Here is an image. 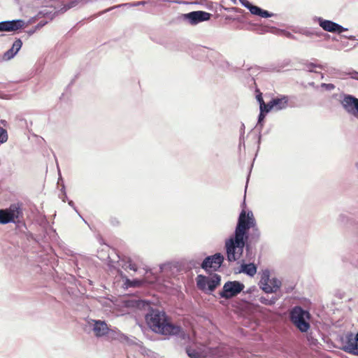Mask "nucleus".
<instances>
[{
    "instance_id": "nucleus-1",
    "label": "nucleus",
    "mask_w": 358,
    "mask_h": 358,
    "mask_svg": "<svg viewBox=\"0 0 358 358\" xmlns=\"http://www.w3.org/2000/svg\"><path fill=\"white\" fill-rule=\"evenodd\" d=\"M124 306L145 311L144 317L149 329L166 336H177L181 340L190 341V335L179 324L173 323L164 310L154 308L148 300L130 298L124 300Z\"/></svg>"
},
{
    "instance_id": "nucleus-2",
    "label": "nucleus",
    "mask_w": 358,
    "mask_h": 358,
    "mask_svg": "<svg viewBox=\"0 0 358 358\" xmlns=\"http://www.w3.org/2000/svg\"><path fill=\"white\" fill-rule=\"evenodd\" d=\"M261 231L252 213H239L234 232L224 240V249L227 260L235 262L241 259L250 238L260 239Z\"/></svg>"
},
{
    "instance_id": "nucleus-3",
    "label": "nucleus",
    "mask_w": 358,
    "mask_h": 358,
    "mask_svg": "<svg viewBox=\"0 0 358 358\" xmlns=\"http://www.w3.org/2000/svg\"><path fill=\"white\" fill-rule=\"evenodd\" d=\"M23 213L19 203H13L7 208L0 209V224H6L8 223L15 224V229L19 232L24 233L27 240L33 238V234L27 230L26 224L18 220L22 217Z\"/></svg>"
},
{
    "instance_id": "nucleus-4",
    "label": "nucleus",
    "mask_w": 358,
    "mask_h": 358,
    "mask_svg": "<svg viewBox=\"0 0 358 358\" xmlns=\"http://www.w3.org/2000/svg\"><path fill=\"white\" fill-rule=\"evenodd\" d=\"M311 314L301 306H294L289 311V320L292 324L301 332L308 333L310 329Z\"/></svg>"
},
{
    "instance_id": "nucleus-5",
    "label": "nucleus",
    "mask_w": 358,
    "mask_h": 358,
    "mask_svg": "<svg viewBox=\"0 0 358 358\" xmlns=\"http://www.w3.org/2000/svg\"><path fill=\"white\" fill-rule=\"evenodd\" d=\"M185 351L189 358H220L223 351L220 347H208L204 345L193 347L187 345Z\"/></svg>"
},
{
    "instance_id": "nucleus-6",
    "label": "nucleus",
    "mask_w": 358,
    "mask_h": 358,
    "mask_svg": "<svg viewBox=\"0 0 358 358\" xmlns=\"http://www.w3.org/2000/svg\"><path fill=\"white\" fill-rule=\"evenodd\" d=\"M197 288L204 293L211 294L221 284V276L215 273L210 276L199 274L196 278Z\"/></svg>"
},
{
    "instance_id": "nucleus-7",
    "label": "nucleus",
    "mask_w": 358,
    "mask_h": 358,
    "mask_svg": "<svg viewBox=\"0 0 358 358\" xmlns=\"http://www.w3.org/2000/svg\"><path fill=\"white\" fill-rule=\"evenodd\" d=\"M224 256L221 252H216L214 255L206 257L200 266L206 273L210 274L218 271L222 266L224 262Z\"/></svg>"
},
{
    "instance_id": "nucleus-8",
    "label": "nucleus",
    "mask_w": 358,
    "mask_h": 358,
    "mask_svg": "<svg viewBox=\"0 0 358 358\" xmlns=\"http://www.w3.org/2000/svg\"><path fill=\"white\" fill-rule=\"evenodd\" d=\"M244 289L245 285L242 282L239 280H228L224 284L218 294L220 298L231 299L243 292Z\"/></svg>"
},
{
    "instance_id": "nucleus-9",
    "label": "nucleus",
    "mask_w": 358,
    "mask_h": 358,
    "mask_svg": "<svg viewBox=\"0 0 358 358\" xmlns=\"http://www.w3.org/2000/svg\"><path fill=\"white\" fill-rule=\"evenodd\" d=\"M341 346L340 349L344 352L358 356V331L354 334L348 331L345 334V337H341Z\"/></svg>"
},
{
    "instance_id": "nucleus-10",
    "label": "nucleus",
    "mask_w": 358,
    "mask_h": 358,
    "mask_svg": "<svg viewBox=\"0 0 358 358\" xmlns=\"http://www.w3.org/2000/svg\"><path fill=\"white\" fill-rule=\"evenodd\" d=\"M341 104L348 113L358 115V99L350 94L345 95Z\"/></svg>"
},
{
    "instance_id": "nucleus-11",
    "label": "nucleus",
    "mask_w": 358,
    "mask_h": 358,
    "mask_svg": "<svg viewBox=\"0 0 358 358\" xmlns=\"http://www.w3.org/2000/svg\"><path fill=\"white\" fill-rule=\"evenodd\" d=\"M320 25L324 30L329 32H337L341 34L347 30L338 24L327 20H320Z\"/></svg>"
},
{
    "instance_id": "nucleus-12",
    "label": "nucleus",
    "mask_w": 358,
    "mask_h": 358,
    "mask_svg": "<svg viewBox=\"0 0 358 358\" xmlns=\"http://www.w3.org/2000/svg\"><path fill=\"white\" fill-rule=\"evenodd\" d=\"M24 26L22 20L5 21L0 22V31H13L21 29Z\"/></svg>"
},
{
    "instance_id": "nucleus-13",
    "label": "nucleus",
    "mask_w": 358,
    "mask_h": 358,
    "mask_svg": "<svg viewBox=\"0 0 358 358\" xmlns=\"http://www.w3.org/2000/svg\"><path fill=\"white\" fill-rule=\"evenodd\" d=\"M93 324L92 330L96 337L106 336L108 333V328L105 321L92 320Z\"/></svg>"
},
{
    "instance_id": "nucleus-14",
    "label": "nucleus",
    "mask_w": 358,
    "mask_h": 358,
    "mask_svg": "<svg viewBox=\"0 0 358 358\" xmlns=\"http://www.w3.org/2000/svg\"><path fill=\"white\" fill-rule=\"evenodd\" d=\"M187 18L192 24H196L210 19V14L205 11H193L187 15Z\"/></svg>"
},
{
    "instance_id": "nucleus-15",
    "label": "nucleus",
    "mask_w": 358,
    "mask_h": 358,
    "mask_svg": "<svg viewBox=\"0 0 358 358\" xmlns=\"http://www.w3.org/2000/svg\"><path fill=\"white\" fill-rule=\"evenodd\" d=\"M257 266L254 262L245 263V260H243L239 268V273H243L250 277H253L257 273Z\"/></svg>"
},
{
    "instance_id": "nucleus-16",
    "label": "nucleus",
    "mask_w": 358,
    "mask_h": 358,
    "mask_svg": "<svg viewBox=\"0 0 358 358\" xmlns=\"http://www.w3.org/2000/svg\"><path fill=\"white\" fill-rule=\"evenodd\" d=\"M289 97L285 95H280V96H277L273 98L271 100V103L273 104V109L275 110H280L285 109L288 106Z\"/></svg>"
},
{
    "instance_id": "nucleus-17",
    "label": "nucleus",
    "mask_w": 358,
    "mask_h": 358,
    "mask_svg": "<svg viewBox=\"0 0 358 358\" xmlns=\"http://www.w3.org/2000/svg\"><path fill=\"white\" fill-rule=\"evenodd\" d=\"M119 275L122 278H125V280L124 282V285H125L126 288L129 287H141L143 284V280L141 279L135 278L133 280L129 279L127 276H125L123 273V272L121 270L117 271Z\"/></svg>"
},
{
    "instance_id": "nucleus-18",
    "label": "nucleus",
    "mask_w": 358,
    "mask_h": 358,
    "mask_svg": "<svg viewBox=\"0 0 358 358\" xmlns=\"http://www.w3.org/2000/svg\"><path fill=\"white\" fill-rule=\"evenodd\" d=\"M260 239H255L252 241L250 238V241H248L247 246L245 248V260L248 262H250L253 260L255 257V253L253 252L252 246L254 245H256Z\"/></svg>"
},
{
    "instance_id": "nucleus-19",
    "label": "nucleus",
    "mask_w": 358,
    "mask_h": 358,
    "mask_svg": "<svg viewBox=\"0 0 358 358\" xmlns=\"http://www.w3.org/2000/svg\"><path fill=\"white\" fill-rule=\"evenodd\" d=\"M271 285H268V288L264 292L266 294L276 293L277 291L280 288L282 285L281 281L277 278H273L270 280Z\"/></svg>"
},
{
    "instance_id": "nucleus-20",
    "label": "nucleus",
    "mask_w": 358,
    "mask_h": 358,
    "mask_svg": "<svg viewBox=\"0 0 358 358\" xmlns=\"http://www.w3.org/2000/svg\"><path fill=\"white\" fill-rule=\"evenodd\" d=\"M22 45V42L20 39H17L13 44L12 48L8 50L4 55L7 59H10L20 50Z\"/></svg>"
},
{
    "instance_id": "nucleus-21",
    "label": "nucleus",
    "mask_w": 358,
    "mask_h": 358,
    "mask_svg": "<svg viewBox=\"0 0 358 358\" xmlns=\"http://www.w3.org/2000/svg\"><path fill=\"white\" fill-rule=\"evenodd\" d=\"M270 271L268 269L263 271L262 275L261 276V279L258 283L259 288L264 291L268 288V282H270Z\"/></svg>"
},
{
    "instance_id": "nucleus-22",
    "label": "nucleus",
    "mask_w": 358,
    "mask_h": 358,
    "mask_svg": "<svg viewBox=\"0 0 358 358\" xmlns=\"http://www.w3.org/2000/svg\"><path fill=\"white\" fill-rule=\"evenodd\" d=\"M280 299L278 296H272L271 298H268L264 296H262L259 298V301L261 303L266 306H273L276 301Z\"/></svg>"
},
{
    "instance_id": "nucleus-23",
    "label": "nucleus",
    "mask_w": 358,
    "mask_h": 358,
    "mask_svg": "<svg viewBox=\"0 0 358 358\" xmlns=\"http://www.w3.org/2000/svg\"><path fill=\"white\" fill-rule=\"evenodd\" d=\"M173 268H176L177 271L178 270V263L166 262L159 265V271L161 273L171 271Z\"/></svg>"
},
{
    "instance_id": "nucleus-24",
    "label": "nucleus",
    "mask_w": 358,
    "mask_h": 358,
    "mask_svg": "<svg viewBox=\"0 0 358 358\" xmlns=\"http://www.w3.org/2000/svg\"><path fill=\"white\" fill-rule=\"evenodd\" d=\"M120 341L123 343H126L129 345H138V343L137 341H139L135 337H133V338H129L127 336L124 335V334H122L120 336Z\"/></svg>"
},
{
    "instance_id": "nucleus-25",
    "label": "nucleus",
    "mask_w": 358,
    "mask_h": 358,
    "mask_svg": "<svg viewBox=\"0 0 358 358\" xmlns=\"http://www.w3.org/2000/svg\"><path fill=\"white\" fill-rule=\"evenodd\" d=\"M259 108L260 111L266 113L270 112L271 110H273V104L271 103V100L268 103H265L264 101H262V103H261Z\"/></svg>"
},
{
    "instance_id": "nucleus-26",
    "label": "nucleus",
    "mask_w": 358,
    "mask_h": 358,
    "mask_svg": "<svg viewBox=\"0 0 358 358\" xmlns=\"http://www.w3.org/2000/svg\"><path fill=\"white\" fill-rule=\"evenodd\" d=\"M307 334V336H306V338H307V341L308 342V343L310 345H314V346H316L318 343V341H317V339L315 338L313 335V333L310 332V333H306Z\"/></svg>"
},
{
    "instance_id": "nucleus-27",
    "label": "nucleus",
    "mask_w": 358,
    "mask_h": 358,
    "mask_svg": "<svg viewBox=\"0 0 358 358\" xmlns=\"http://www.w3.org/2000/svg\"><path fill=\"white\" fill-rule=\"evenodd\" d=\"M350 220V218L348 215L343 213L340 214L338 217V222L343 225H346Z\"/></svg>"
},
{
    "instance_id": "nucleus-28",
    "label": "nucleus",
    "mask_w": 358,
    "mask_h": 358,
    "mask_svg": "<svg viewBox=\"0 0 358 358\" xmlns=\"http://www.w3.org/2000/svg\"><path fill=\"white\" fill-rule=\"evenodd\" d=\"M8 140L7 131L3 127H0V143H3Z\"/></svg>"
},
{
    "instance_id": "nucleus-29",
    "label": "nucleus",
    "mask_w": 358,
    "mask_h": 358,
    "mask_svg": "<svg viewBox=\"0 0 358 358\" xmlns=\"http://www.w3.org/2000/svg\"><path fill=\"white\" fill-rule=\"evenodd\" d=\"M60 192L61 194H59V197L62 199L63 202H66V201L68 200V196L66 195V187L64 184H63L62 187L60 188Z\"/></svg>"
},
{
    "instance_id": "nucleus-30",
    "label": "nucleus",
    "mask_w": 358,
    "mask_h": 358,
    "mask_svg": "<svg viewBox=\"0 0 358 358\" xmlns=\"http://www.w3.org/2000/svg\"><path fill=\"white\" fill-rule=\"evenodd\" d=\"M261 9L262 8H260L259 7H258L257 6H253V5H251L249 7V10H250V13L255 15H259L260 14Z\"/></svg>"
},
{
    "instance_id": "nucleus-31",
    "label": "nucleus",
    "mask_w": 358,
    "mask_h": 358,
    "mask_svg": "<svg viewBox=\"0 0 358 358\" xmlns=\"http://www.w3.org/2000/svg\"><path fill=\"white\" fill-rule=\"evenodd\" d=\"M117 256H118L120 261L122 262L121 264H120V266H121V267L122 268H124V270H127L128 269V259L125 260L124 258H121L119 255H117Z\"/></svg>"
},
{
    "instance_id": "nucleus-32",
    "label": "nucleus",
    "mask_w": 358,
    "mask_h": 358,
    "mask_svg": "<svg viewBox=\"0 0 358 358\" xmlns=\"http://www.w3.org/2000/svg\"><path fill=\"white\" fill-rule=\"evenodd\" d=\"M259 292V289H257V287L255 286V285H253V286H251L250 287H249L245 292H243L244 294H253L255 292Z\"/></svg>"
},
{
    "instance_id": "nucleus-33",
    "label": "nucleus",
    "mask_w": 358,
    "mask_h": 358,
    "mask_svg": "<svg viewBox=\"0 0 358 358\" xmlns=\"http://www.w3.org/2000/svg\"><path fill=\"white\" fill-rule=\"evenodd\" d=\"M241 206L242 208V210L240 212V213H241L242 212H245V214H247V213H252L253 215V213H252V210H245V208H246V202H245V199L242 201Z\"/></svg>"
},
{
    "instance_id": "nucleus-34",
    "label": "nucleus",
    "mask_w": 358,
    "mask_h": 358,
    "mask_svg": "<svg viewBox=\"0 0 358 358\" xmlns=\"http://www.w3.org/2000/svg\"><path fill=\"white\" fill-rule=\"evenodd\" d=\"M68 204L73 208V210L78 214V215L86 222V221L83 218V217L79 213L76 206H75L74 202L72 200H68Z\"/></svg>"
},
{
    "instance_id": "nucleus-35",
    "label": "nucleus",
    "mask_w": 358,
    "mask_h": 358,
    "mask_svg": "<svg viewBox=\"0 0 358 358\" xmlns=\"http://www.w3.org/2000/svg\"><path fill=\"white\" fill-rule=\"evenodd\" d=\"M272 15H273L272 13H270L267 10H262V9H261L260 14L259 15V16H260L262 17H265V18L266 17H271Z\"/></svg>"
},
{
    "instance_id": "nucleus-36",
    "label": "nucleus",
    "mask_w": 358,
    "mask_h": 358,
    "mask_svg": "<svg viewBox=\"0 0 358 358\" xmlns=\"http://www.w3.org/2000/svg\"><path fill=\"white\" fill-rule=\"evenodd\" d=\"M128 269L134 271H137L136 266L131 262V260L130 258H128Z\"/></svg>"
},
{
    "instance_id": "nucleus-37",
    "label": "nucleus",
    "mask_w": 358,
    "mask_h": 358,
    "mask_svg": "<svg viewBox=\"0 0 358 358\" xmlns=\"http://www.w3.org/2000/svg\"><path fill=\"white\" fill-rule=\"evenodd\" d=\"M255 159L256 158H252V160L249 162L250 166H249V168H248V177H247V180H248L249 177L250 176V173H251V171H252V167H253Z\"/></svg>"
},
{
    "instance_id": "nucleus-38",
    "label": "nucleus",
    "mask_w": 358,
    "mask_h": 358,
    "mask_svg": "<svg viewBox=\"0 0 358 358\" xmlns=\"http://www.w3.org/2000/svg\"><path fill=\"white\" fill-rule=\"evenodd\" d=\"M257 92L259 93L257 95V100L258 101V102L259 103V106H261V103H262V101H264L263 100V98H262V94L259 92V90H257Z\"/></svg>"
},
{
    "instance_id": "nucleus-39",
    "label": "nucleus",
    "mask_w": 358,
    "mask_h": 358,
    "mask_svg": "<svg viewBox=\"0 0 358 358\" xmlns=\"http://www.w3.org/2000/svg\"><path fill=\"white\" fill-rule=\"evenodd\" d=\"M241 3L247 8L249 9V7L252 5L248 0H240Z\"/></svg>"
},
{
    "instance_id": "nucleus-40",
    "label": "nucleus",
    "mask_w": 358,
    "mask_h": 358,
    "mask_svg": "<svg viewBox=\"0 0 358 358\" xmlns=\"http://www.w3.org/2000/svg\"><path fill=\"white\" fill-rule=\"evenodd\" d=\"M264 113V112L260 111V114L259 115V122H261L262 121L264 120V119L265 117V115Z\"/></svg>"
},
{
    "instance_id": "nucleus-41",
    "label": "nucleus",
    "mask_w": 358,
    "mask_h": 358,
    "mask_svg": "<svg viewBox=\"0 0 358 358\" xmlns=\"http://www.w3.org/2000/svg\"><path fill=\"white\" fill-rule=\"evenodd\" d=\"M63 184H64V180L62 179V178L60 176L59 179H58V181H57V185H60L62 187Z\"/></svg>"
},
{
    "instance_id": "nucleus-42",
    "label": "nucleus",
    "mask_w": 358,
    "mask_h": 358,
    "mask_svg": "<svg viewBox=\"0 0 358 358\" xmlns=\"http://www.w3.org/2000/svg\"><path fill=\"white\" fill-rule=\"evenodd\" d=\"M110 222H111V224H112L113 225H117V224H118V223H119V222L117 220V219H116V218H112V219L110 220Z\"/></svg>"
},
{
    "instance_id": "nucleus-43",
    "label": "nucleus",
    "mask_w": 358,
    "mask_h": 358,
    "mask_svg": "<svg viewBox=\"0 0 358 358\" xmlns=\"http://www.w3.org/2000/svg\"><path fill=\"white\" fill-rule=\"evenodd\" d=\"M325 85L328 90H333L334 88V85L333 84H327Z\"/></svg>"
},
{
    "instance_id": "nucleus-44",
    "label": "nucleus",
    "mask_w": 358,
    "mask_h": 358,
    "mask_svg": "<svg viewBox=\"0 0 358 358\" xmlns=\"http://www.w3.org/2000/svg\"><path fill=\"white\" fill-rule=\"evenodd\" d=\"M57 157H55V162H56V164H57V166H58V162H57Z\"/></svg>"
},
{
    "instance_id": "nucleus-45",
    "label": "nucleus",
    "mask_w": 358,
    "mask_h": 358,
    "mask_svg": "<svg viewBox=\"0 0 358 358\" xmlns=\"http://www.w3.org/2000/svg\"><path fill=\"white\" fill-rule=\"evenodd\" d=\"M112 8H109V9H106V10H104V11H103V13H106V12H107V11H108V10H111Z\"/></svg>"
},
{
    "instance_id": "nucleus-46",
    "label": "nucleus",
    "mask_w": 358,
    "mask_h": 358,
    "mask_svg": "<svg viewBox=\"0 0 358 358\" xmlns=\"http://www.w3.org/2000/svg\"><path fill=\"white\" fill-rule=\"evenodd\" d=\"M356 166L358 168V162H356Z\"/></svg>"
}]
</instances>
